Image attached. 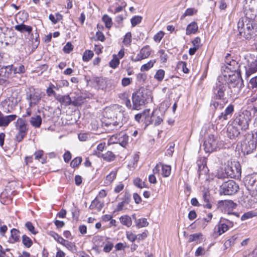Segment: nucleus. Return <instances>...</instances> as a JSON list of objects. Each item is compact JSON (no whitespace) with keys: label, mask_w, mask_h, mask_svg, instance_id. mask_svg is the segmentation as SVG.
I'll use <instances>...</instances> for the list:
<instances>
[{"label":"nucleus","mask_w":257,"mask_h":257,"mask_svg":"<svg viewBox=\"0 0 257 257\" xmlns=\"http://www.w3.org/2000/svg\"><path fill=\"white\" fill-rule=\"evenodd\" d=\"M153 100L152 92L148 89L141 87L132 94L133 110H139L141 106Z\"/></svg>","instance_id":"f257e3e1"},{"label":"nucleus","mask_w":257,"mask_h":257,"mask_svg":"<svg viewBox=\"0 0 257 257\" xmlns=\"http://www.w3.org/2000/svg\"><path fill=\"white\" fill-rule=\"evenodd\" d=\"M239 35L246 40H255L257 39V25L254 23L239 19L237 23Z\"/></svg>","instance_id":"f03ea898"},{"label":"nucleus","mask_w":257,"mask_h":257,"mask_svg":"<svg viewBox=\"0 0 257 257\" xmlns=\"http://www.w3.org/2000/svg\"><path fill=\"white\" fill-rule=\"evenodd\" d=\"M228 87L231 89L230 97L237 96L244 86L241 73H237V75H225V80L223 81Z\"/></svg>","instance_id":"7ed1b4c3"},{"label":"nucleus","mask_w":257,"mask_h":257,"mask_svg":"<svg viewBox=\"0 0 257 257\" xmlns=\"http://www.w3.org/2000/svg\"><path fill=\"white\" fill-rule=\"evenodd\" d=\"M251 120V112L245 110L236 115L233 120V124L238 125L241 130L245 131L248 128Z\"/></svg>","instance_id":"20e7f679"},{"label":"nucleus","mask_w":257,"mask_h":257,"mask_svg":"<svg viewBox=\"0 0 257 257\" xmlns=\"http://www.w3.org/2000/svg\"><path fill=\"white\" fill-rule=\"evenodd\" d=\"M227 85L223 81L221 78H218L217 81L213 86L212 94L213 98L215 99H219L220 100H225L226 97L225 96V92L227 89Z\"/></svg>","instance_id":"39448f33"},{"label":"nucleus","mask_w":257,"mask_h":257,"mask_svg":"<svg viewBox=\"0 0 257 257\" xmlns=\"http://www.w3.org/2000/svg\"><path fill=\"white\" fill-rule=\"evenodd\" d=\"M245 65L244 68L247 76L257 71V56L252 54H247L244 56Z\"/></svg>","instance_id":"423d86ee"},{"label":"nucleus","mask_w":257,"mask_h":257,"mask_svg":"<svg viewBox=\"0 0 257 257\" xmlns=\"http://www.w3.org/2000/svg\"><path fill=\"white\" fill-rule=\"evenodd\" d=\"M239 186L233 180L224 182L220 186L219 193L225 195H232L237 192Z\"/></svg>","instance_id":"0eeeda50"},{"label":"nucleus","mask_w":257,"mask_h":257,"mask_svg":"<svg viewBox=\"0 0 257 257\" xmlns=\"http://www.w3.org/2000/svg\"><path fill=\"white\" fill-rule=\"evenodd\" d=\"M223 171L226 172L227 175L231 178H238L241 176V166L238 162L234 161L228 164Z\"/></svg>","instance_id":"6e6552de"},{"label":"nucleus","mask_w":257,"mask_h":257,"mask_svg":"<svg viewBox=\"0 0 257 257\" xmlns=\"http://www.w3.org/2000/svg\"><path fill=\"white\" fill-rule=\"evenodd\" d=\"M20 100V99L17 97L16 94H13L3 101L1 105L3 108L4 111L6 113L11 112Z\"/></svg>","instance_id":"1a4fd4ad"},{"label":"nucleus","mask_w":257,"mask_h":257,"mask_svg":"<svg viewBox=\"0 0 257 257\" xmlns=\"http://www.w3.org/2000/svg\"><path fill=\"white\" fill-rule=\"evenodd\" d=\"M16 126L18 130V133L16 136V140L18 142H21L26 136L28 128L25 120L19 118L16 122Z\"/></svg>","instance_id":"9d476101"},{"label":"nucleus","mask_w":257,"mask_h":257,"mask_svg":"<svg viewBox=\"0 0 257 257\" xmlns=\"http://www.w3.org/2000/svg\"><path fill=\"white\" fill-rule=\"evenodd\" d=\"M150 109H145L142 112L135 115V119L139 122H143L147 127L151 124V115H150Z\"/></svg>","instance_id":"9b49d317"},{"label":"nucleus","mask_w":257,"mask_h":257,"mask_svg":"<svg viewBox=\"0 0 257 257\" xmlns=\"http://www.w3.org/2000/svg\"><path fill=\"white\" fill-rule=\"evenodd\" d=\"M257 147V141H255L253 138L249 140H245L241 144V150L244 154H249L253 152Z\"/></svg>","instance_id":"f8f14e48"},{"label":"nucleus","mask_w":257,"mask_h":257,"mask_svg":"<svg viewBox=\"0 0 257 257\" xmlns=\"http://www.w3.org/2000/svg\"><path fill=\"white\" fill-rule=\"evenodd\" d=\"M217 141L214 135H209L208 138L204 141L203 146L204 150L206 153H210L216 149Z\"/></svg>","instance_id":"ddd939ff"},{"label":"nucleus","mask_w":257,"mask_h":257,"mask_svg":"<svg viewBox=\"0 0 257 257\" xmlns=\"http://www.w3.org/2000/svg\"><path fill=\"white\" fill-rule=\"evenodd\" d=\"M246 187L248 190L257 193V174L248 177L246 179Z\"/></svg>","instance_id":"4468645a"},{"label":"nucleus","mask_w":257,"mask_h":257,"mask_svg":"<svg viewBox=\"0 0 257 257\" xmlns=\"http://www.w3.org/2000/svg\"><path fill=\"white\" fill-rule=\"evenodd\" d=\"M234 111V106L232 104H229L224 110L217 116L218 120L223 122L224 120H227L232 116Z\"/></svg>","instance_id":"2eb2a0df"},{"label":"nucleus","mask_w":257,"mask_h":257,"mask_svg":"<svg viewBox=\"0 0 257 257\" xmlns=\"http://www.w3.org/2000/svg\"><path fill=\"white\" fill-rule=\"evenodd\" d=\"M41 98V94L37 91L27 94V99L29 101V106L31 107L36 105L39 102Z\"/></svg>","instance_id":"dca6fc26"},{"label":"nucleus","mask_w":257,"mask_h":257,"mask_svg":"<svg viewBox=\"0 0 257 257\" xmlns=\"http://www.w3.org/2000/svg\"><path fill=\"white\" fill-rule=\"evenodd\" d=\"M151 54V49L149 46L147 45L144 47L141 50L140 53L137 55L134 59L132 58V60L136 62L142 60L144 59L148 58Z\"/></svg>","instance_id":"f3484780"},{"label":"nucleus","mask_w":257,"mask_h":257,"mask_svg":"<svg viewBox=\"0 0 257 257\" xmlns=\"http://www.w3.org/2000/svg\"><path fill=\"white\" fill-rule=\"evenodd\" d=\"M240 67V66L237 61L232 60L229 61V63H227L224 67H222V70H226V72H227V71H231L232 72L241 73Z\"/></svg>","instance_id":"a211bd4d"},{"label":"nucleus","mask_w":257,"mask_h":257,"mask_svg":"<svg viewBox=\"0 0 257 257\" xmlns=\"http://www.w3.org/2000/svg\"><path fill=\"white\" fill-rule=\"evenodd\" d=\"M202 198L205 203L203 204L204 207L211 209L212 206L213 199L208 190H205L202 191Z\"/></svg>","instance_id":"6ab92c4d"},{"label":"nucleus","mask_w":257,"mask_h":257,"mask_svg":"<svg viewBox=\"0 0 257 257\" xmlns=\"http://www.w3.org/2000/svg\"><path fill=\"white\" fill-rule=\"evenodd\" d=\"M13 71V65L6 66L0 65V77L7 79L11 76Z\"/></svg>","instance_id":"aec40b11"},{"label":"nucleus","mask_w":257,"mask_h":257,"mask_svg":"<svg viewBox=\"0 0 257 257\" xmlns=\"http://www.w3.org/2000/svg\"><path fill=\"white\" fill-rule=\"evenodd\" d=\"M131 200V195L127 192H125L123 198H122V201L119 203L117 206V208L115 209V211H119L123 209V208L125 205L129 204Z\"/></svg>","instance_id":"412c9836"},{"label":"nucleus","mask_w":257,"mask_h":257,"mask_svg":"<svg viewBox=\"0 0 257 257\" xmlns=\"http://www.w3.org/2000/svg\"><path fill=\"white\" fill-rule=\"evenodd\" d=\"M240 134L239 130L234 125H228L227 130V137L230 139H235Z\"/></svg>","instance_id":"4be33fe9"},{"label":"nucleus","mask_w":257,"mask_h":257,"mask_svg":"<svg viewBox=\"0 0 257 257\" xmlns=\"http://www.w3.org/2000/svg\"><path fill=\"white\" fill-rule=\"evenodd\" d=\"M159 113V111L153 110L151 114V124L154 123L155 126H157L163 121L162 118L158 115Z\"/></svg>","instance_id":"5701e85b"},{"label":"nucleus","mask_w":257,"mask_h":257,"mask_svg":"<svg viewBox=\"0 0 257 257\" xmlns=\"http://www.w3.org/2000/svg\"><path fill=\"white\" fill-rule=\"evenodd\" d=\"M96 155L98 157L102 158L104 161L107 162L113 161L116 158L115 155L111 151H107L104 154L99 152L96 154Z\"/></svg>","instance_id":"b1692460"},{"label":"nucleus","mask_w":257,"mask_h":257,"mask_svg":"<svg viewBox=\"0 0 257 257\" xmlns=\"http://www.w3.org/2000/svg\"><path fill=\"white\" fill-rule=\"evenodd\" d=\"M15 29L18 31L22 33H27L28 34H30L32 32V27L30 26H27L23 23L20 25H17L15 26Z\"/></svg>","instance_id":"393cba45"},{"label":"nucleus","mask_w":257,"mask_h":257,"mask_svg":"<svg viewBox=\"0 0 257 257\" xmlns=\"http://www.w3.org/2000/svg\"><path fill=\"white\" fill-rule=\"evenodd\" d=\"M116 138L117 139V143H118L121 146L124 147L128 143V136L123 133L119 134Z\"/></svg>","instance_id":"a878e982"},{"label":"nucleus","mask_w":257,"mask_h":257,"mask_svg":"<svg viewBox=\"0 0 257 257\" xmlns=\"http://www.w3.org/2000/svg\"><path fill=\"white\" fill-rule=\"evenodd\" d=\"M256 17V14L251 9L246 10L245 13V17L241 18L240 19H244L245 21L249 22L250 23H254V20Z\"/></svg>","instance_id":"bb28decb"},{"label":"nucleus","mask_w":257,"mask_h":257,"mask_svg":"<svg viewBox=\"0 0 257 257\" xmlns=\"http://www.w3.org/2000/svg\"><path fill=\"white\" fill-rule=\"evenodd\" d=\"M217 100L214 99L210 102V107L213 111L221 110L224 107V103H220Z\"/></svg>","instance_id":"cd10ccee"},{"label":"nucleus","mask_w":257,"mask_h":257,"mask_svg":"<svg viewBox=\"0 0 257 257\" xmlns=\"http://www.w3.org/2000/svg\"><path fill=\"white\" fill-rule=\"evenodd\" d=\"M30 122L33 126L39 128L42 124V118L39 115L33 116L31 118Z\"/></svg>","instance_id":"c85d7f7f"},{"label":"nucleus","mask_w":257,"mask_h":257,"mask_svg":"<svg viewBox=\"0 0 257 257\" xmlns=\"http://www.w3.org/2000/svg\"><path fill=\"white\" fill-rule=\"evenodd\" d=\"M60 103L61 104L65 106L69 105L70 104H72L74 106L77 105V102L75 101H72L70 97L68 95L62 96Z\"/></svg>","instance_id":"c756f323"},{"label":"nucleus","mask_w":257,"mask_h":257,"mask_svg":"<svg viewBox=\"0 0 257 257\" xmlns=\"http://www.w3.org/2000/svg\"><path fill=\"white\" fill-rule=\"evenodd\" d=\"M104 204L103 203L100 202L97 199V197H96L91 202L89 208L90 209H94L95 208H97L98 211H100L101 209L103 207Z\"/></svg>","instance_id":"7c9ffc66"},{"label":"nucleus","mask_w":257,"mask_h":257,"mask_svg":"<svg viewBox=\"0 0 257 257\" xmlns=\"http://www.w3.org/2000/svg\"><path fill=\"white\" fill-rule=\"evenodd\" d=\"M198 30V25L195 22H192L189 24L186 28V34L189 35L191 34H195Z\"/></svg>","instance_id":"2f4dec72"},{"label":"nucleus","mask_w":257,"mask_h":257,"mask_svg":"<svg viewBox=\"0 0 257 257\" xmlns=\"http://www.w3.org/2000/svg\"><path fill=\"white\" fill-rule=\"evenodd\" d=\"M11 237L14 240L13 243L20 241V231L16 228L11 230Z\"/></svg>","instance_id":"473e14b6"},{"label":"nucleus","mask_w":257,"mask_h":257,"mask_svg":"<svg viewBox=\"0 0 257 257\" xmlns=\"http://www.w3.org/2000/svg\"><path fill=\"white\" fill-rule=\"evenodd\" d=\"M22 242L24 246L26 248H30L33 245L32 240L26 234L22 235Z\"/></svg>","instance_id":"72a5a7b5"},{"label":"nucleus","mask_w":257,"mask_h":257,"mask_svg":"<svg viewBox=\"0 0 257 257\" xmlns=\"http://www.w3.org/2000/svg\"><path fill=\"white\" fill-rule=\"evenodd\" d=\"M62 245L72 252H75L77 251V247L74 243L65 240Z\"/></svg>","instance_id":"f704fd0d"},{"label":"nucleus","mask_w":257,"mask_h":257,"mask_svg":"<svg viewBox=\"0 0 257 257\" xmlns=\"http://www.w3.org/2000/svg\"><path fill=\"white\" fill-rule=\"evenodd\" d=\"M161 170V174L163 177H167L170 175L171 171V168L170 166L163 165L162 164Z\"/></svg>","instance_id":"c9c22d12"},{"label":"nucleus","mask_w":257,"mask_h":257,"mask_svg":"<svg viewBox=\"0 0 257 257\" xmlns=\"http://www.w3.org/2000/svg\"><path fill=\"white\" fill-rule=\"evenodd\" d=\"M120 221L122 224L126 225L128 227L130 226L132 224L131 218L130 216L127 215L121 216L120 218Z\"/></svg>","instance_id":"e433bc0d"},{"label":"nucleus","mask_w":257,"mask_h":257,"mask_svg":"<svg viewBox=\"0 0 257 257\" xmlns=\"http://www.w3.org/2000/svg\"><path fill=\"white\" fill-rule=\"evenodd\" d=\"M136 225L139 228L147 226L149 224L147 219L145 218H142L138 220L136 219Z\"/></svg>","instance_id":"4c0bfd02"},{"label":"nucleus","mask_w":257,"mask_h":257,"mask_svg":"<svg viewBox=\"0 0 257 257\" xmlns=\"http://www.w3.org/2000/svg\"><path fill=\"white\" fill-rule=\"evenodd\" d=\"M49 234L52 237H53L54 238V239H55L58 242L62 245L65 239L60 235H59L57 233L54 231H51Z\"/></svg>","instance_id":"58836bf2"},{"label":"nucleus","mask_w":257,"mask_h":257,"mask_svg":"<svg viewBox=\"0 0 257 257\" xmlns=\"http://www.w3.org/2000/svg\"><path fill=\"white\" fill-rule=\"evenodd\" d=\"M93 52L91 50H86L83 54L82 59L84 61H89L93 56Z\"/></svg>","instance_id":"ea45409f"},{"label":"nucleus","mask_w":257,"mask_h":257,"mask_svg":"<svg viewBox=\"0 0 257 257\" xmlns=\"http://www.w3.org/2000/svg\"><path fill=\"white\" fill-rule=\"evenodd\" d=\"M102 21L105 23V27L107 28H110L112 25L111 18L107 15H104L102 17Z\"/></svg>","instance_id":"a19ab883"},{"label":"nucleus","mask_w":257,"mask_h":257,"mask_svg":"<svg viewBox=\"0 0 257 257\" xmlns=\"http://www.w3.org/2000/svg\"><path fill=\"white\" fill-rule=\"evenodd\" d=\"M44 155V151L42 150H38L34 153L35 158L36 160H39L42 159L41 163L45 164L46 163V159L43 158Z\"/></svg>","instance_id":"79ce46f5"},{"label":"nucleus","mask_w":257,"mask_h":257,"mask_svg":"<svg viewBox=\"0 0 257 257\" xmlns=\"http://www.w3.org/2000/svg\"><path fill=\"white\" fill-rule=\"evenodd\" d=\"M156 62L155 60H152L148 62L147 63L144 64L142 66L141 70L142 71H148L152 68L154 63Z\"/></svg>","instance_id":"37998d69"},{"label":"nucleus","mask_w":257,"mask_h":257,"mask_svg":"<svg viewBox=\"0 0 257 257\" xmlns=\"http://www.w3.org/2000/svg\"><path fill=\"white\" fill-rule=\"evenodd\" d=\"M228 226L226 224L224 223L219 224L217 227V232H218L219 235H221L225 232L228 230Z\"/></svg>","instance_id":"c03bdc74"},{"label":"nucleus","mask_w":257,"mask_h":257,"mask_svg":"<svg viewBox=\"0 0 257 257\" xmlns=\"http://www.w3.org/2000/svg\"><path fill=\"white\" fill-rule=\"evenodd\" d=\"M81 157H76L71 161L70 163V166L73 168L77 167L81 164Z\"/></svg>","instance_id":"a18cd8bd"},{"label":"nucleus","mask_w":257,"mask_h":257,"mask_svg":"<svg viewBox=\"0 0 257 257\" xmlns=\"http://www.w3.org/2000/svg\"><path fill=\"white\" fill-rule=\"evenodd\" d=\"M119 64V59L116 56H113V59L109 62L110 66L111 68L115 69L118 66Z\"/></svg>","instance_id":"49530a36"},{"label":"nucleus","mask_w":257,"mask_h":257,"mask_svg":"<svg viewBox=\"0 0 257 257\" xmlns=\"http://www.w3.org/2000/svg\"><path fill=\"white\" fill-rule=\"evenodd\" d=\"M25 226L28 230L33 234H36L38 232L36 231L35 228L32 222L28 221L25 223Z\"/></svg>","instance_id":"de8ad7c7"},{"label":"nucleus","mask_w":257,"mask_h":257,"mask_svg":"<svg viewBox=\"0 0 257 257\" xmlns=\"http://www.w3.org/2000/svg\"><path fill=\"white\" fill-rule=\"evenodd\" d=\"M142 20V17L139 16H136L131 19V24L133 27L136 26L137 25L140 24Z\"/></svg>","instance_id":"09e8293b"},{"label":"nucleus","mask_w":257,"mask_h":257,"mask_svg":"<svg viewBox=\"0 0 257 257\" xmlns=\"http://www.w3.org/2000/svg\"><path fill=\"white\" fill-rule=\"evenodd\" d=\"M202 235V234L200 233L191 234L189 236L188 241L189 242L192 241H197L199 239L200 237Z\"/></svg>","instance_id":"8fccbe9b"},{"label":"nucleus","mask_w":257,"mask_h":257,"mask_svg":"<svg viewBox=\"0 0 257 257\" xmlns=\"http://www.w3.org/2000/svg\"><path fill=\"white\" fill-rule=\"evenodd\" d=\"M165 71L162 69L158 70L155 75V78L158 81H162L164 77Z\"/></svg>","instance_id":"3c124183"},{"label":"nucleus","mask_w":257,"mask_h":257,"mask_svg":"<svg viewBox=\"0 0 257 257\" xmlns=\"http://www.w3.org/2000/svg\"><path fill=\"white\" fill-rule=\"evenodd\" d=\"M53 88H55V86L54 85L51 84V85L48 88H47V89H46V93L49 96H56V93L55 92V91L53 90Z\"/></svg>","instance_id":"603ef678"},{"label":"nucleus","mask_w":257,"mask_h":257,"mask_svg":"<svg viewBox=\"0 0 257 257\" xmlns=\"http://www.w3.org/2000/svg\"><path fill=\"white\" fill-rule=\"evenodd\" d=\"M196 12L197 11L193 8H188L185 11L184 14L182 16L181 19H183L187 16H192L194 14V12Z\"/></svg>","instance_id":"864d4df0"},{"label":"nucleus","mask_w":257,"mask_h":257,"mask_svg":"<svg viewBox=\"0 0 257 257\" xmlns=\"http://www.w3.org/2000/svg\"><path fill=\"white\" fill-rule=\"evenodd\" d=\"M132 42V35L130 32L127 33L124 36L123 42L124 45H129Z\"/></svg>","instance_id":"5fc2aeb1"},{"label":"nucleus","mask_w":257,"mask_h":257,"mask_svg":"<svg viewBox=\"0 0 257 257\" xmlns=\"http://www.w3.org/2000/svg\"><path fill=\"white\" fill-rule=\"evenodd\" d=\"M164 35L163 31H160L154 37V40L156 42H160Z\"/></svg>","instance_id":"6e6d98bb"},{"label":"nucleus","mask_w":257,"mask_h":257,"mask_svg":"<svg viewBox=\"0 0 257 257\" xmlns=\"http://www.w3.org/2000/svg\"><path fill=\"white\" fill-rule=\"evenodd\" d=\"M148 231L146 230L144 232H143L142 233H140V234H138L136 235L137 240H138L139 241L140 240H142L145 239V238H146L148 236Z\"/></svg>","instance_id":"4d7b16f0"},{"label":"nucleus","mask_w":257,"mask_h":257,"mask_svg":"<svg viewBox=\"0 0 257 257\" xmlns=\"http://www.w3.org/2000/svg\"><path fill=\"white\" fill-rule=\"evenodd\" d=\"M201 161H197V165L198 166V172L199 173V174L201 173V172L202 171H203L204 170V173H206V170L205 169H207V167L206 166V164H203V163H202L201 164Z\"/></svg>","instance_id":"13d9d810"},{"label":"nucleus","mask_w":257,"mask_h":257,"mask_svg":"<svg viewBox=\"0 0 257 257\" xmlns=\"http://www.w3.org/2000/svg\"><path fill=\"white\" fill-rule=\"evenodd\" d=\"M72 50L73 46L70 42H68L63 48V51L66 53H69Z\"/></svg>","instance_id":"bf43d9fd"},{"label":"nucleus","mask_w":257,"mask_h":257,"mask_svg":"<svg viewBox=\"0 0 257 257\" xmlns=\"http://www.w3.org/2000/svg\"><path fill=\"white\" fill-rule=\"evenodd\" d=\"M159 53L160 54V59L162 62H166L167 61L168 56L167 55L165 54V50H160L159 51Z\"/></svg>","instance_id":"052dcab7"},{"label":"nucleus","mask_w":257,"mask_h":257,"mask_svg":"<svg viewBox=\"0 0 257 257\" xmlns=\"http://www.w3.org/2000/svg\"><path fill=\"white\" fill-rule=\"evenodd\" d=\"M113 246V245L112 243L110 242H107L104 246L103 251L105 252H109L112 249Z\"/></svg>","instance_id":"680f3d73"},{"label":"nucleus","mask_w":257,"mask_h":257,"mask_svg":"<svg viewBox=\"0 0 257 257\" xmlns=\"http://www.w3.org/2000/svg\"><path fill=\"white\" fill-rule=\"evenodd\" d=\"M217 177L219 179H224L226 177H228V176L227 175L226 172L224 171H223L222 169H221L220 171L219 170L218 171L217 173Z\"/></svg>","instance_id":"e2e57ef3"},{"label":"nucleus","mask_w":257,"mask_h":257,"mask_svg":"<svg viewBox=\"0 0 257 257\" xmlns=\"http://www.w3.org/2000/svg\"><path fill=\"white\" fill-rule=\"evenodd\" d=\"M126 237H127V239L132 242H134L136 240H137L136 235L133 233L131 232H126Z\"/></svg>","instance_id":"0e129e2a"},{"label":"nucleus","mask_w":257,"mask_h":257,"mask_svg":"<svg viewBox=\"0 0 257 257\" xmlns=\"http://www.w3.org/2000/svg\"><path fill=\"white\" fill-rule=\"evenodd\" d=\"M250 87L252 89L257 88V77L252 78L249 81Z\"/></svg>","instance_id":"69168bd1"},{"label":"nucleus","mask_w":257,"mask_h":257,"mask_svg":"<svg viewBox=\"0 0 257 257\" xmlns=\"http://www.w3.org/2000/svg\"><path fill=\"white\" fill-rule=\"evenodd\" d=\"M132 79L130 78H123L121 80V84L123 87L129 85L132 82Z\"/></svg>","instance_id":"338daca9"},{"label":"nucleus","mask_w":257,"mask_h":257,"mask_svg":"<svg viewBox=\"0 0 257 257\" xmlns=\"http://www.w3.org/2000/svg\"><path fill=\"white\" fill-rule=\"evenodd\" d=\"M137 80L140 82H144L147 78V75L145 73H139L137 76Z\"/></svg>","instance_id":"774afa93"}]
</instances>
